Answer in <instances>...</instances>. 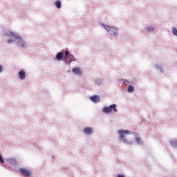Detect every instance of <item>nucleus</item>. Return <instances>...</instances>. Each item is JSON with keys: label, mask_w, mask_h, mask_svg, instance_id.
<instances>
[{"label": "nucleus", "mask_w": 177, "mask_h": 177, "mask_svg": "<svg viewBox=\"0 0 177 177\" xmlns=\"http://www.w3.org/2000/svg\"><path fill=\"white\" fill-rule=\"evenodd\" d=\"M84 132L86 133V135H91V133H93V129L89 127H86L84 128Z\"/></svg>", "instance_id": "423d86ee"}, {"label": "nucleus", "mask_w": 177, "mask_h": 177, "mask_svg": "<svg viewBox=\"0 0 177 177\" xmlns=\"http://www.w3.org/2000/svg\"><path fill=\"white\" fill-rule=\"evenodd\" d=\"M55 6L57 8V9H60V8H62V1H60L59 0L56 1Z\"/></svg>", "instance_id": "9b49d317"}, {"label": "nucleus", "mask_w": 177, "mask_h": 177, "mask_svg": "<svg viewBox=\"0 0 177 177\" xmlns=\"http://www.w3.org/2000/svg\"><path fill=\"white\" fill-rule=\"evenodd\" d=\"M68 56H70V53L66 50L65 52V55H64L65 59H67V57H68Z\"/></svg>", "instance_id": "dca6fc26"}, {"label": "nucleus", "mask_w": 177, "mask_h": 177, "mask_svg": "<svg viewBox=\"0 0 177 177\" xmlns=\"http://www.w3.org/2000/svg\"><path fill=\"white\" fill-rule=\"evenodd\" d=\"M2 70H3V68L1 65H0V73H2Z\"/></svg>", "instance_id": "6ab92c4d"}, {"label": "nucleus", "mask_w": 177, "mask_h": 177, "mask_svg": "<svg viewBox=\"0 0 177 177\" xmlns=\"http://www.w3.org/2000/svg\"><path fill=\"white\" fill-rule=\"evenodd\" d=\"M73 62V60L72 59H71L70 60V62H69V64H70V63H71Z\"/></svg>", "instance_id": "4be33fe9"}, {"label": "nucleus", "mask_w": 177, "mask_h": 177, "mask_svg": "<svg viewBox=\"0 0 177 177\" xmlns=\"http://www.w3.org/2000/svg\"><path fill=\"white\" fill-rule=\"evenodd\" d=\"M118 133L120 134V137H119L120 140L123 141V143H128V141H127V140L125 139V136H127V135H129V133H131V132H130L128 130H119ZM132 134L136 135V136H138L139 135L138 134V133H133V132H132Z\"/></svg>", "instance_id": "f257e3e1"}, {"label": "nucleus", "mask_w": 177, "mask_h": 177, "mask_svg": "<svg viewBox=\"0 0 177 177\" xmlns=\"http://www.w3.org/2000/svg\"><path fill=\"white\" fill-rule=\"evenodd\" d=\"M19 78L20 80H25L26 79V72L23 70L19 72Z\"/></svg>", "instance_id": "6e6552de"}, {"label": "nucleus", "mask_w": 177, "mask_h": 177, "mask_svg": "<svg viewBox=\"0 0 177 177\" xmlns=\"http://www.w3.org/2000/svg\"><path fill=\"white\" fill-rule=\"evenodd\" d=\"M118 177H125V176L119 174V175H118Z\"/></svg>", "instance_id": "412c9836"}, {"label": "nucleus", "mask_w": 177, "mask_h": 177, "mask_svg": "<svg viewBox=\"0 0 177 177\" xmlns=\"http://www.w3.org/2000/svg\"><path fill=\"white\" fill-rule=\"evenodd\" d=\"M19 171L22 174V175H24V176H30L31 175V173L30 172V171L24 168H21Z\"/></svg>", "instance_id": "39448f33"}, {"label": "nucleus", "mask_w": 177, "mask_h": 177, "mask_svg": "<svg viewBox=\"0 0 177 177\" xmlns=\"http://www.w3.org/2000/svg\"><path fill=\"white\" fill-rule=\"evenodd\" d=\"M12 42H13V40L12 39H10L8 41V44H12Z\"/></svg>", "instance_id": "aec40b11"}, {"label": "nucleus", "mask_w": 177, "mask_h": 177, "mask_svg": "<svg viewBox=\"0 0 177 177\" xmlns=\"http://www.w3.org/2000/svg\"><path fill=\"white\" fill-rule=\"evenodd\" d=\"M117 105L115 104L110 105L109 107L106 106L104 107L103 111L104 113H106V114H109V113H111L113 110L115 113H117Z\"/></svg>", "instance_id": "7ed1b4c3"}, {"label": "nucleus", "mask_w": 177, "mask_h": 177, "mask_svg": "<svg viewBox=\"0 0 177 177\" xmlns=\"http://www.w3.org/2000/svg\"><path fill=\"white\" fill-rule=\"evenodd\" d=\"M91 102H94V103H99L100 102V97L97 95H93L90 97Z\"/></svg>", "instance_id": "0eeeda50"}, {"label": "nucleus", "mask_w": 177, "mask_h": 177, "mask_svg": "<svg viewBox=\"0 0 177 177\" xmlns=\"http://www.w3.org/2000/svg\"><path fill=\"white\" fill-rule=\"evenodd\" d=\"M64 55V53L62 52L58 53V54L56 55V59H57V60H62V59H63Z\"/></svg>", "instance_id": "9d476101"}, {"label": "nucleus", "mask_w": 177, "mask_h": 177, "mask_svg": "<svg viewBox=\"0 0 177 177\" xmlns=\"http://www.w3.org/2000/svg\"><path fill=\"white\" fill-rule=\"evenodd\" d=\"M105 29L108 32H109V34H111V35H117V34H118V30L114 27L106 26Z\"/></svg>", "instance_id": "20e7f679"}, {"label": "nucleus", "mask_w": 177, "mask_h": 177, "mask_svg": "<svg viewBox=\"0 0 177 177\" xmlns=\"http://www.w3.org/2000/svg\"><path fill=\"white\" fill-rule=\"evenodd\" d=\"M9 37H12L13 38H15L16 40H17V43L19 44L18 46L21 48H24L26 46V43L23 41V39H21V37H20L17 34L10 32Z\"/></svg>", "instance_id": "f03ea898"}, {"label": "nucleus", "mask_w": 177, "mask_h": 177, "mask_svg": "<svg viewBox=\"0 0 177 177\" xmlns=\"http://www.w3.org/2000/svg\"><path fill=\"white\" fill-rule=\"evenodd\" d=\"M136 142L138 145H140L142 143V140L139 137H136Z\"/></svg>", "instance_id": "f8f14e48"}, {"label": "nucleus", "mask_w": 177, "mask_h": 177, "mask_svg": "<svg viewBox=\"0 0 177 177\" xmlns=\"http://www.w3.org/2000/svg\"><path fill=\"white\" fill-rule=\"evenodd\" d=\"M173 34L174 35H176L177 36V30H176V28H173Z\"/></svg>", "instance_id": "a211bd4d"}, {"label": "nucleus", "mask_w": 177, "mask_h": 177, "mask_svg": "<svg viewBox=\"0 0 177 177\" xmlns=\"http://www.w3.org/2000/svg\"><path fill=\"white\" fill-rule=\"evenodd\" d=\"M10 164H12L13 165H16V164H17L16 159H10Z\"/></svg>", "instance_id": "ddd939ff"}, {"label": "nucleus", "mask_w": 177, "mask_h": 177, "mask_svg": "<svg viewBox=\"0 0 177 177\" xmlns=\"http://www.w3.org/2000/svg\"><path fill=\"white\" fill-rule=\"evenodd\" d=\"M72 71L73 74H77V75H81V74H82V72L80 68H75L72 70Z\"/></svg>", "instance_id": "1a4fd4ad"}, {"label": "nucleus", "mask_w": 177, "mask_h": 177, "mask_svg": "<svg viewBox=\"0 0 177 177\" xmlns=\"http://www.w3.org/2000/svg\"><path fill=\"white\" fill-rule=\"evenodd\" d=\"M147 31H154V28L153 26H149L147 28Z\"/></svg>", "instance_id": "2eb2a0df"}, {"label": "nucleus", "mask_w": 177, "mask_h": 177, "mask_svg": "<svg viewBox=\"0 0 177 177\" xmlns=\"http://www.w3.org/2000/svg\"><path fill=\"white\" fill-rule=\"evenodd\" d=\"M0 162L1 164H3L5 161L3 160V157H2V155L0 154Z\"/></svg>", "instance_id": "f3484780"}, {"label": "nucleus", "mask_w": 177, "mask_h": 177, "mask_svg": "<svg viewBox=\"0 0 177 177\" xmlns=\"http://www.w3.org/2000/svg\"><path fill=\"white\" fill-rule=\"evenodd\" d=\"M128 92H133V87L132 86V85L129 86Z\"/></svg>", "instance_id": "4468645a"}]
</instances>
